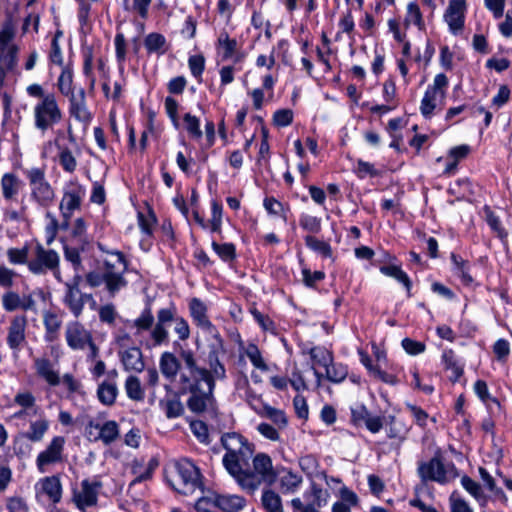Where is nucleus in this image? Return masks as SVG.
Masks as SVG:
<instances>
[{
    "label": "nucleus",
    "mask_w": 512,
    "mask_h": 512,
    "mask_svg": "<svg viewBox=\"0 0 512 512\" xmlns=\"http://www.w3.org/2000/svg\"><path fill=\"white\" fill-rule=\"evenodd\" d=\"M185 128L192 138L200 139L202 131L200 129V121L196 116L186 113L183 117Z\"/></svg>",
    "instance_id": "nucleus-49"
},
{
    "label": "nucleus",
    "mask_w": 512,
    "mask_h": 512,
    "mask_svg": "<svg viewBox=\"0 0 512 512\" xmlns=\"http://www.w3.org/2000/svg\"><path fill=\"white\" fill-rule=\"evenodd\" d=\"M26 177L31 186L32 198L42 207H48L54 200V190L45 178L43 168H31L26 170Z\"/></svg>",
    "instance_id": "nucleus-7"
},
{
    "label": "nucleus",
    "mask_w": 512,
    "mask_h": 512,
    "mask_svg": "<svg viewBox=\"0 0 512 512\" xmlns=\"http://www.w3.org/2000/svg\"><path fill=\"white\" fill-rule=\"evenodd\" d=\"M125 390L127 396L134 401H142L144 399V391L141 382L136 376H129L125 381Z\"/></svg>",
    "instance_id": "nucleus-37"
},
{
    "label": "nucleus",
    "mask_w": 512,
    "mask_h": 512,
    "mask_svg": "<svg viewBox=\"0 0 512 512\" xmlns=\"http://www.w3.org/2000/svg\"><path fill=\"white\" fill-rule=\"evenodd\" d=\"M88 434L92 436V429H95L98 431V434L94 436L93 440L98 441L101 440L105 445H110L113 442H115L119 436V425L114 420H109L101 423H95L93 421H90L87 426Z\"/></svg>",
    "instance_id": "nucleus-16"
},
{
    "label": "nucleus",
    "mask_w": 512,
    "mask_h": 512,
    "mask_svg": "<svg viewBox=\"0 0 512 512\" xmlns=\"http://www.w3.org/2000/svg\"><path fill=\"white\" fill-rule=\"evenodd\" d=\"M84 190L81 186H72L64 191L59 209L62 214L61 226L63 228L69 227V220L75 210L80 209Z\"/></svg>",
    "instance_id": "nucleus-10"
},
{
    "label": "nucleus",
    "mask_w": 512,
    "mask_h": 512,
    "mask_svg": "<svg viewBox=\"0 0 512 512\" xmlns=\"http://www.w3.org/2000/svg\"><path fill=\"white\" fill-rule=\"evenodd\" d=\"M65 439L62 436H56L52 439L48 447L39 453L37 457V465L39 468L50 463L57 462L61 459Z\"/></svg>",
    "instance_id": "nucleus-21"
},
{
    "label": "nucleus",
    "mask_w": 512,
    "mask_h": 512,
    "mask_svg": "<svg viewBox=\"0 0 512 512\" xmlns=\"http://www.w3.org/2000/svg\"><path fill=\"white\" fill-rule=\"evenodd\" d=\"M405 22L406 24H415L420 30L424 29L422 14L417 3L411 2L408 4Z\"/></svg>",
    "instance_id": "nucleus-47"
},
{
    "label": "nucleus",
    "mask_w": 512,
    "mask_h": 512,
    "mask_svg": "<svg viewBox=\"0 0 512 512\" xmlns=\"http://www.w3.org/2000/svg\"><path fill=\"white\" fill-rule=\"evenodd\" d=\"M251 363L262 371H267L268 366L262 358L259 348L255 344H249L245 351Z\"/></svg>",
    "instance_id": "nucleus-45"
},
{
    "label": "nucleus",
    "mask_w": 512,
    "mask_h": 512,
    "mask_svg": "<svg viewBox=\"0 0 512 512\" xmlns=\"http://www.w3.org/2000/svg\"><path fill=\"white\" fill-rule=\"evenodd\" d=\"M70 113L80 122L88 123L91 120V114L86 107L85 92L83 89L79 92V98L73 96L70 99Z\"/></svg>",
    "instance_id": "nucleus-25"
},
{
    "label": "nucleus",
    "mask_w": 512,
    "mask_h": 512,
    "mask_svg": "<svg viewBox=\"0 0 512 512\" xmlns=\"http://www.w3.org/2000/svg\"><path fill=\"white\" fill-rule=\"evenodd\" d=\"M221 443L227 451L222 462L229 474L236 473L240 463L247 464L254 451L253 445L236 432L222 435Z\"/></svg>",
    "instance_id": "nucleus-5"
},
{
    "label": "nucleus",
    "mask_w": 512,
    "mask_h": 512,
    "mask_svg": "<svg viewBox=\"0 0 512 512\" xmlns=\"http://www.w3.org/2000/svg\"><path fill=\"white\" fill-rule=\"evenodd\" d=\"M41 489L52 502L57 503L60 501L62 487L58 477L50 476L44 478L41 482Z\"/></svg>",
    "instance_id": "nucleus-30"
},
{
    "label": "nucleus",
    "mask_w": 512,
    "mask_h": 512,
    "mask_svg": "<svg viewBox=\"0 0 512 512\" xmlns=\"http://www.w3.org/2000/svg\"><path fill=\"white\" fill-rule=\"evenodd\" d=\"M20 180L12 173H6L1 179V189L6 200H13L19 193Z\"/></svg>",
    "instance_id": "nucleus-29"
},
{
    "label": "nucleus",
    "mask_w": 512,
    "mask_h": 512,
    "mask_svg": "<svg viewBox=\"0 0 512 512\" xmlns=\"http://www.w3.org/2000/svg\"><path fill=\"white\" fill-rule=\"evenodd\" d=\"M65 338L71 349L83 350L91 342L92 335L80 322L73 321L66 326Z\"/></svg>",
    "instance_id": "nucleus-15"
},
{
    "label": "nucleus",
    "mask_w": 512,
    "mask_h": 512,
    "mask_svg": "<svg viewBox=\"0 0 512 512\" xmlns=\"http://www.w3.org/2000/svg\"><path fill=\"white\" fill-rule=\"evenodd\" d=\"M318 465V461L313 455H305L299 459L300 468L309 476H312L316 473Z\"/></svg>",
    "instance_id": "nucleus-56"
},
{
    "label": "nucleus",
    "mask_w": 512,
    "mask_h": 512,
    "mask_svg": "<svg viewBox=\"0 0 512 512\" xmlns=\"http://www.w3.org/2000/svg\"><path fill=\"white\" fill-rule=\"evenodd\" d=\"M461 484L467 492L480 502L481 505H485L486 496L484 495L479 483L465 475L461 478Z\"/></svg>",
    "instance_id": "nucleus-39"
},
{
    "label": "nucleus",
    "mask_w": 512,
    "mask_h": 512,
    "mask_svg": "<svg viewBox=\"0 0 512 512\" xmlns=\"http://www.w3.org/2000/svg\"><path fill=\"white\" fill-rule=\"evenodd\" d=\"M212 248L223 261H231L236 256V249L232 243L218 244L213 241Z\"/></svg>",
    "instance_id": "nucleus-46"
},
{
    "label": "nucleus",
    "mask_w": 512,
    "mask_h": 512,
    "mask_svg": "<svg viewBox=\"0 0 512 512\" xmlns=\"http://www.w3.org/2000/svg\"><path fill=\"white\" fill-rule=\"evenodd\" d=\"M262 504L268 512H280L281 510L280 496L272 490H265L263 492Z\"/></svg>",
    "instance_id": "nucleus-41"
},
{
    "label": "nucleus",
    "mask_w": 512,
    "mask_h": 512,
    "mask_svg": "<svg viewBox=\"0 0 512 512\" xmlns=\"http://www.w3.org/2000/svg\"><path fill=\"white\" fill-rule=\"evenodd\" d=\"M152 0H123L125 11L137 13L142 19L148 17V10Z\"/></svg>",
    "instance_id": "nucleus-36"
},
{
    "label": "nucleus",
    "mask_w": 512,
    "mask_h": 512,
    "mask_svg": "<svg viewBox=\"0 0 512 512\" xmlns=\"http://www.w3.org/2000/svg\"><path fill=\"white\" fill-rule=\"evenodd\" d=\"M62 301L75 318L81 316L86 302H91L93 306L96 305L92 294L82 293L80 289L73 287L64 288Z\"/></svg>",
    "instance_id": "nucleus-13"
},
{
    "label": "nucleus",
    "mask_w": 512,
    "mask_h": 512,
    "mask_svg": "<svg viewBox=\"0 0 512 512\" xmlns=\"http://www.w3.org/2000/svg\"><path fill=\"white\" fill-rule=\"evenodd\" d=\"M305 243H306L307 247L318 252L323 257L328 258V257L332 256L331 246L328 243L315 238L314 236H310V235L306 236Z\"/></svg>",
    "instance_id": "nucleus-42"
},
{
    "label": "nucleus",
    "mask_w": 512,
    "mask_h": 512,
    "mask_svg": "<svg viewBox=\"0 0 512 512\" xmlns=\"http://www.w3.org/2000/svg\"><path fill=\"white\" fill-rule=\"evenodd\" d=\"M161 373L167 379H174L180 370V361L171 352H164L159 361Z\"/></svg>",
    "instance_id": "nucleus-26"
},
{
    "label": "nucleus",
    "mask_w": 512,
    "mask_h": 512,
    "mask_svg": "<svg viewBox=\"0 0 512 512\" xmlns=\"http://www.w3.org/2000/svg\"><path fill=\"white\" fill-rule=\"evenodd\" d=\"M217 45L223 49L222 60L230 59L237 49V41L231 39L225 31L220 33Z\"/></svg>",
    "instance_id": "nucleus-38"
},
{
    "label": "nucleus",
    "mask_w": 512,
    "mask_h": 512,
    "mask_svg": "<svg viewBox=\"0 0 512 512\" xmlns=\"http://www.w3.org/2000/svg\"><path fill=\"white\" fill-rule=\"evenodd\" d=\"M16 20L12 13H7L0 28V55H8L12 48L18 47L11 42L16 35Z\"/></svg>",
    "instance_id": "nucleus-19"
},
{
    "label": "nucleus",
    "mask_w": 512,
    "mask_h": 512,
    "mask_svg": "<svg viewBox=\"0 0 512 512\" xmlns=\"http://www.w3.org/2000/svg\"><path fill=\"white\" fill-rule=\"evenodd\" d=\"M171 324H174V331L181 341H186L190 337L189 324L182 316L178 315L174 305L161 308L157 311L156 317L153 315L151 306L146 305L141 314L133 321L136 336H140L145 331L149 332L148 337L141 341L146 349L168 344V328Z\"/></svg>",
    "instance_id": "nucleus-1"
},
{
    "label": "nucleus",
    "mask_w": 512,
    "mask_h": 512,
    "mask_svg": "<svg viewBox=\"0 0 512 512\" xmlns=\"http://www.w3.org/2000/svg\"><path fill=\"white\" fill-rule=\"evenodd\" d=\"M180 358L184 362L185 366L189 370V374H181L180 376V388L179 393L180 394H189V391L185 388V383L183 381V378L188 379L191 384H193L192 380L199 379L203 374L206 373V368H200L197 366L196 359L194 357V353L191 350L188 349H182L180 351Z\"/></svg>",
    "instance_id": "nucleus-17"
},
{
    "label": "nucleus",
    "mask_w": 512,
    "mask_h": 512,
    "mask_svg": "<svg viewBox=\"0 0 512 512\" xmlns=\"http://www.w3.org/2000/svg\"><path fill=\"white\" fill-rule=\"evenodd\" d=\"M35 126L41 131H46L58 123L62 114L53 94H47L34 108Z\"/></svg>",
    "instance_id": "nucleus-8"
},
{
    "label": "nucleus",
    "mask_w": 512,
    "mask_h": 512,
    "mask_svg": "<svg viewBox=\"0 0 512 512\" xmlns=\"http://www.w3.org/2000/svg\"><path fill=\"white\" fill-rule=\"evenodd\" d=\"M175 469L177 479L173 487L177 492L188 495L202 487L200 470L189 459L183 458L176 462Z\"/></svg>",
    "instance_id": "nucleus-6"
},
{
    "label": "nucleus",
    "mask_w": 512,
    "mask_h": 512,
    "mask_svg": "<svg viewBox=\"0 0 512 512\" xmlns=\"http://www.w3.org/2000/svg\"><path fill=\"white\" fill-rule=\"evenodd\" d=\"M84 250L81 249V244H77L74 241H67L64 244V256L67 261H69L74 271H80L83 269L82 260L80 257V253Z\"/></svg>",
    "instance_id": "nucleus-31"
},
{
    "label": "nucleus",
    "mask_w": 512,
    "mask_h": 512,
    "mask_svg": "<svg viewBox=\"0 0 512 512\" xmlns=\"http://www.w3.org/2000/svg\"><path fill=\"white\" fill-rule=\"evenodd\" d=\"M188 65L192 75L199 78L205 69V58L202 55H192L189 57Z\"/></svg>",
    "instance_id": "nucleus-59"
},
{
    "label": "nucleus",
    "mask_w": 512,
    "mask_h": 512,
    "mask_svg": "<svg viewBox=\"0 0 512 512\" xmlns=\"http://www.w3.org/2000/svg\"><path fill=\"white\" fill-rule=\"evenodd\" d=\"M14 403L28 410L36 406V398L29 391L19 392L14 397Z\"/></svg>",
    "instance_id": "nucleus-57"
},
{
    "label": "nucleus",
    "mask_w": 512,
    "mask_h": 512,
    "mask_svg": "<svg viewBox=\"0 0 512 512\" xmlns=\"http://www.w3.org/2000/svg\"><path fill=\"white\" fill-rule=\"evenodd\" d=\"M116 257V263H113L109 259L103 260V273L97 271H91L86 274V283L91 288L99 287L105 284L110 297H114L121 289L125 288L128 284L124 277L125 272L128 268V263L122 252H111Z\"/></svg>",
    "instance_id": "nucleus-3"
},
{
    "label": "nucleus",
    "mask_w": 512,
    "mask_h": 512,
    "mask_svg": "<svg viewBox=\"0 0 512 512\" xmlns=\"http://www.w3.org/2000/svg\"><path fill=\"white\" fill-rule=\"evenodd\" d=\"M60 264L58 253L52 249H46L42 244L36 243L27 262L28 269L35 275H44L49 269H56Z\"/></svg>",
    "instance_id": "nucleus-9"
},
{
    "label": "nucleus",
    "mask_w": 512,
    "mask_h": 512,
    "mask_svg": "<svg viewBox=\"0 0 512 512\" xmlns=\"http://www.w3.org/2000/svg\"><path fill=\"white\" fill-rule=\"evenodd\" d=\"M189 310L195 323L220 343V334L207 317L206 305L200 299L192 298L189 303Z\"/></svg>",
    "instance_id": "nucleus-14"
},
{
    "label": "nucleus",
    "mask_w": 512,
    "mask_h": 512,
    "mask_svg": "<svg viewBox=\"0 0 512 512\" xmlns=\"http://www.w3.org/2000/svg\"><path fill=\"white\" fill-rule=\"evenodd\" d=\"M7 256L12 264H27V262H29L27 247L21 249L10 248L7 251Z\"/></svg>",
    "instance_id": "nucleus-55"
},
{
    "label": "nucleus",
    "mask_w": 512,
    "mask_h": 512,
    "mask_svg": "<svg viewBox=\"0 0 512 512\" xmlns=\"http://www.w3.org/2000/svg\"><path fill=\"white\" fill-rule=\"evenodd\" d=\"M220 350L224 352L223 340L221 337H220V343L217 340H215V342L211 345V350L207 357L209 369L218 367V365H223L220 362L219 357H218V353Z\"/></svg>",
    "instance_id": "nucleus-61"
},
{
    "label": "nucleus",
    "mask_w": 512,
    "mask_h": 512,
    "mask_svg": "<svg viewBox=\"0 0 512 512\" xmlns=\"http://www.w3.org/2000/svg\"><path fill=\"white\" fill-rule=\"evenodd\" d=\"M369 415V411L363 404H358L351 408V420L355 425L365 422Z\"/></svg>",
    "instance_id": "nucleus-64"
},
{
    "label": "nucleus",
    "mask_w": 512,
    "mask_h": 512,
    "mask_svg": "<svg viewBox=\"0 0 512 512\" xmlns=\"http://www.w3.org/2000/svg\"><path fill=\"white\" fill-rule=\"evenodd\" d=\"M46 218L49 220V223L46 226V236H47V244H51L52 241L55 239L56 234L59 229L66 230L67 228H63L61 226V222H59L56 217L50 213H46Z\"/></svg>",
    "instance_id": "nucleus-53"
},
{
    "label": "nucleus",
    "mask_w": 512,
    "mask_h": 512,
    "mask_svg": "<svg viewBox=\"0 0 512 512\" xmlns=\"http://www.w3.org/2000/svg\"><path fill=\"white\" fill-rule=\"evenodd\" d=\"M86 226L82 218H78L73 226L72 233L68 241L77 242L81 244V249L85 250V247L89 244L85 238Z\"/></svg>",
    "instance_id": "nucleus-40"
},
{
    "label": "nucleus",
    "mask_w": 512,
    "mask_h": 512,
    "mask_svg": "<svg viewBox=\"0 0 512 512\" xmlns=\"http://www.w3.org/2000/svg\"><path fill=\"white\" fill-rule=\"evenodd\" d=\"M2 305L8 312L22 309L21 296L16 292L8 291L2 296Z\"/></svg>",
    "instance_id": "nucleus-50"
},
{
    "label": "nucleus",
    "mask_w": 512,
    "mask_h": 512,
    "mask_svg": "<svg viewBox=\"0 0 512 512\" xmlns=\"http://www.w3.org/2000/svg\"><path fill=\"white\" fill-rule=\"evenodd\" d=\"M215 503L217 508L223 512H239L245 505L246 500L239 495H215Z\"/></svg>",
    "instance_id": "nucleus-24"
},
{
    "label": "nucleus",
    "mask_w": 512,
    "mask_h": 512,
    "mask_svg": "<svg viewBox=\"0 0 512 512\" xmlns=\"http://www.w3.org/2000/svg\"><path fill=\"white\" fill-rule=\"evenodd\" d=\"M59 163L68 173H73L77 167V161L68 148L61 149L59 153Z\"/></svg>",
    "instance_id": "nucleus-51"
},
{
    "label": "nucleus",
    "mask_w": 512,
    "mask_h": 512,
    "mask_svg": "<svg viewBox=\"0 0 512 512\" xmlns=\"http://www.w3.org/2000/svg\"><path fill=\"white\" fill-rule=\"evenodd\" d=\"M281 486L285 491L294 492L299 485L302 483V477L288 471L284 476L281 477Z\"/></svg>",
    "instance_id": "nucleus-52"
},
{
    "label": "nucleus",
    "mask_w": 512,
    "mask_h": 512,
    "mask_svg": "<svg viewBox=\"0 0 512 512\" xmlns=\"http://www.w3.org/2000/svg\"><path fill=\"white\" fill-rule=\"evenodd\" d=\"M226 378V369L224 365H218L211 369H206V373L199 379L192 380L193 384L183 378L186 390L189 391L187 400L188 409L195 414L205 412L214 413L216 410V400L214 398V389L216 380H224Z\"/></svg>",
    "instance_id": "nucleus-2"
},
{
    "label": "nucleus",
    "mask_w": 512,
    "mask_h": 512,
    "mask_svg": "<svg viewBox=\"0 0 512 512\" xmlns=\"http://www.w3.org/2000/svg\"><path fill=\"white\" fill-rule=\"evenodd\" d=\"M325 371L326 379L332 383H341L348 375L347 366L342 363H334L333 361L325 367Z\"/></svg>",
    "instance_id": "nucleus-35"
},
{
    "label": "nucleus",
    "mask_w": 512,
    "mask_h": 512,
    "mask_svg": "<svg viewBox=\"0 0 512 512\" xmlns=\"http://www.w3.org/2000/svg\"><path fill=\"white\" fill-rule=\"evenodd\" d=\"M118 395V387L113 381H103L97 389L99 401L106 406H112Z\"/></svg>",
    "instance_id": "nucleus-27"
},
{
    "label": "nucleus",
    "mask_w": 512,
    "mask_h": 512,
    "mask_svg": "<svg viewBox=\"0 0 512 512\" xmlns=\"http://www.w3.org/2000/svg\"><path fill=\"white\" fill-rule=\"evenodd\" d=\"M293 121V112L291 109L277 110L273 115V123L278 127H286Z\"/></svg>",
    "instance_id": "nucleus-58"
},
{
    "label": "nucleus",
    "mask_w": 512,
    "mask_h": 512,
    "mask_svg": "<svg viewBox=\"0 0 512 512\" xmlns=\"http://www.w3.org/2000/svg\"><path fill=\"white\" fill-rule=\"evenodd\" d=\"M121 362L126 371L142 372L145 368L143 354L140 348L130 347L120 353Z\"/></svg>",
    "instance_id": "nucleus-22"
},
{
    "label": "nucleus",
    "mask_w": 512,
    "mask_h": 512,
    "mask_svg": "<svg viewBox=\"0 0 512 512\" xmlns=\"http://www.w3.org/2000/svg\"><path fill=\"white\" fill-rule=\"evenodd\" d=\"M102 488L101 481L90 482L88 479H84L81 482V489L74 493V501L76 506L84 511L88 507H93L97 504L98 493Z\"/></svg>",
    "instance_id": "nucleus-12"
},
{
    "label": "nucleus",
    "mask_w": 512,
    "mask_h": 512,
    "mask_svg": "<svg viewBox=\"0 0 512 512\" xmlns=\"http://www.w3.org/2000/svg\"><path fill=\"white\" fill-rule=\"evenodd\" d=\"M43 323L46 329V339L48 341L55 340L57 333L61 328L62 321L55 313L47 311L44 313Z\"/></svg>",
    "instance_id": "nucleus-34"
},
{
    "label": "nucleus",
    "mask_w": 512,
    "mask_h": 512,
    "mask_svg": "<svg viewBox=\"0 0 512 512\" xmlns=\"http://www.w3.org/2000/svg\"><path fill=\"white\" fill-rule=\"evenodd\" d=\"M422 482L435 481L444 484L448 481L447 470L440 456H434L428 462H421L417 469Z\"/></svg>",
    "instance_id": "nucleus-11"
},
{
    "label": "nucleus",
    "mask_w": 512,
    "mask_h": 512,
    "mask_svg": "<svg viewBox=\"0 0 512 512\" xmlns=\"http://www.w3.org/2000/svg\"><path fill=\"white\" fill-rule=\"evenodd\" d=\"M49 428V421L45 418L30 422L28 431L23 436L31 442H39L43 439Z\"/></svg>",
    "instance_id": "nucleus-32"
},
{
    "label": "nucleus",
    "mask_w": 512,
    "mask_h": 512,
    "mask_svg": "<svg viewBox=\"0 0 512 512\" xmlns=\"http://www.w3.org/2000/svg\"><path fill=\"white\" fill-rule=\"evenodd\" d=\"M27 319L25 316H15L9 326L7 335V344L13 350H19L21 344L25 341V329Z\"/></svg>",
    "instance_id": "nucleus-20"
},
{
    "label": "nucleus",
    "mask_w": 512,
    "mask_h": 512,
    "mask_svg": "<svg viewBox=\"0 0 512 512\" xmlns=\"http://www.w3.org/2000/svg\"><path fill=\"white\" fill-rule=\"evenodd\" d=\"M239 486L246 491L254 492L262 484L272 485L277 479V473L273 469L271 458L264 453H258L253 458V470H245L242 463L238 465V471L230 474Z\"/></svg>",
    "instance_id": "nucleus-4"
},
{
    "label": "nucleus",
    "mask_w": 512,
    "mask_h": 512,
    "mask_svg": "<svg viewBox=\"0 0 512 512\" xmlns=\"http://www.w3.org/2000/svg\"><path fill=\"white\" fill-rule=\"evenodd\" d=\"M18 52L19 47H14L8 55H0V89L4 85L7 71L13 70L17 65Z\"/></svg>",
    "instance_id": "nucleus-33"
},
{
    "label": "nucleus",
    "mask_w": 512,
    "mask_h": 512,
    "mask_svg": "<svg viewBox=\"0 0 512 512\" xmlns=\"http://www.w3.org/2000/svg\"><path fill=\"white\" fill-rule=\"evenodd\" d=\"M403 349L410 355H418L425 351V344L423 342L415 341L411 338H404L402 340Z\"/></svg>",
    "instance_id": "nucleus-63"
},
{
    "label": "nucleus",
    "mask_w": 512,
    "mask_h": 512,
    "mask_svg": "<svg viewBox=\"0 0 512 512\" xmlns=\"http://www.w3.org/2000/svg\"><path fill=\"white\" fill-rule=\"evenodd\" d=\"M300 226L311 233H318L321 229V221L315 216L303 215L300 218Z\"/></svg>",
    "instance_id": "nucleus-62"
},
{
    "label": "nucleus",
    "mask_w": 512,
    "mask_h": 512,
    "mask_svg": "<svg viewBox=\"0 0 512 512\" xmlns=\"http://www.w3.org/2000/svg\"><path fill=\"white\" fill-rule=\"evenodd\" d=\"M466 8L465 0H450L444 14L445 21L450 30L455 34L462 30L464 26V12Z\"/></svg>",
    "instance_id": "nucleus-18"
},
{
    "label": "nucleus",
    "mask_w": 512,
    "mask_h": 512,
    "mask_svg": "<svg viewBox=\"0 0 512 512\" xmlns=\"http://www.w3.org/2000/svg\"><path fill=\"white\" fill-rule=\"evenodd\" d=\"M436 107V95L434 90H426L421 101L420 111L424 118H431L433 110Z\"/></svg>",
    "instance_id": "nucleus-44"
},
{
    "label": "nucleus",
    "mask_w": 512,
    "mask_h": 512,
    "mask_svg": "<svg viewBox=\"0 0 512 512\" xmlns=\"http://www.w3.org/2000/svg\"><path fill=\"white\" fill-rule=\"evenodd\" d=\"M159 406L169 419L180 417L184 413V406L178 395L160 400Z\"/></svg>",
    "instance_id": "nucleus-28"
},
{
    "label": "nucleus",
    "mask_w": 512,
    "mask_h": 512,
    "mask_svg": "<svg viewBox=\"0 0 512 512\" xmlns=\"http://www.w3.org/2000/svg\"><path fill=\"white\" fill-rule=\"evenodd\" d=\"M302 276L304 284L309 288H314L316 282L321 281L325 278V273L322 271L311 272L309 268L304 267L302 269Z\"/></svg>",
    "instance_id": "nucleus-60"
},
{
    "label": "nucleus",
    "mask_w": 512,
    "mask_h": 512,
    "mask_svg": "<svg viewBox=\"0 0 512 512\" xmlns=\"http://www.w3.org/2000/svg\"><path fill=\"white\" fill-rule=\"evenodd\" d=\"M309 354H310L311 359L315 363L323 366L324 368L328 364H331V362L333 360L332 353L324 347H313L310 349Z\"/></svg>",
    "instance_id": "nucleus-43"
},
{
    "label": "nucleus",
    "mask_w": 512,
    "mask_h": 512,
    "mask_svg": "<svg viewBox=\"0 0 512 512\" xmlns=\"http://www.w3.org/2000/svg\"><path fill=\"white\" fill-rule=\"evenodd\" d=\"M34 365L38 376L43 378L51 386H57L60 383V376L57 371L53 369L51 361L47 358H36Z\"/></svg>",
    "instance_id": "nucleus-23"
},
{
    "label": "nucleus",
    "mask_w": 512,
    "mask_h": 512,
    "mask_svg": "<svg viewBox=\"0 0 512 512\" xmlns=\"http://www.w3.org/2000/svg\"><path fill=\"white\" fill-rule=\"evenodd\" d=\"M212 232H219L222 224V205L217 201L211 204V219L209 221Z\"/></svg>",
    "instance_id": "nucleus-54"
},
{
    "label": "nucleus",
    "mask_w": 512,
    "mask_h": 512,
    "mask_svg": "<svg viewBox=\"0 0 512 512\" xmlns=\"http://www.w3.org/2000/svg\"><path fill=\"white\" fill-rule=\"evenodd\" d=\"M165 43V37L159 33H150L144 40L145 48L150 53L159 52Z\"/></svg>",
    "instance_id": "nucleus-48"
}]
</instances>
